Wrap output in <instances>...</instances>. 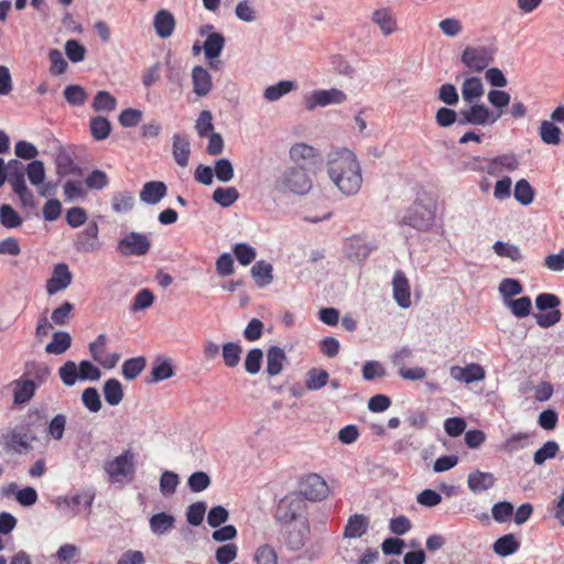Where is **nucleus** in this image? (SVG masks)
Instances as JSON below:
<instances>
[{"mask_svg":"<svg viewBox=\"0 0 564 564\" xmlns=\"http://www.w3.org/2000/svg\"><path fill=\"white\" fill-rule=\"evenodd\" d=\"M327 174L344 195H356L362 186L360 163L356 154L346 148L330 153Z\"/></svg>","mask_w":564,"mask_h":564,"instance_id":"f257e3e1","label":"nucleus"},{"mask_svg":"<svg viewBox=\"0 0 564 564\" xmlns=\"http://www.w3.org/2000/svg\"><path fill=\"white\" fill-rule=\"evenodd\" d=\"M26 166L18 160H10L7 164V181L11 185L12 192L18 196L21 208L33 209L36 200L33 192L25 182Z\"/></svg>","mask_w":564,"mask_h":564,"instance_id":"f03ea898","label":"nucleus"},{"mask_svg":"<svg viewBox=\"0 0 564 564\" xmlns=\"http://www.w3.org/2000/svg\"><path fill=\"white\" fill-rule=\"evenodd\" d=\"M104 470L112 481L131 480L135 474V455L128 448L113 459L107 460Z\"/></svg>","mask_w":564,"mask_h":564,"instance_id":"7ed1b4c3","label":"nucleus"},{"mask_svg":"<svg viewBox=\"0 0 564 564\" xmlns=\"http://www.w3.org/2000/svg\"><path fill=\"white\" fill-rule=\"evenodd\" d=\"M561 300L557 295L552 293H541L535 297V306L539 311L551 310L546 313H539L534 315L536 324L542 328H549L557 324L562 318V313L557 308Z\"/></svg>","mask_w":564,"mask_h":564,"instance_id":"20e7f679","label":"nucleus"},{"mask_svg":"<svg viewBox=\"0 0 564 564\" xmlns=\"http://www.w3.org/2000/svg\"><path fill=\"white\" fill-rule=\"evenodd\" d=\"M281 189L296 195L308 193L313 186V181L304 166H293L288 169L279 180Z\"/></svg>","mask_w":564,"mask_h":564,"instance_id":"39448f33","label":"nucleus"},{"mask_svg":"<svg viewBox=\"0 0 564 564\" xmlns=\"http://www.w3.org/2000/svg\"><path fill=\"white\" fill-rule=\"evenodd\" d=\"M306 507V501L301 494L296 491L290 492L279 501L275 518L280 522L291 523L303 514Z\"/></svg>","mask_w":564,"mask_h":564,"instance_id":"423d86ee","label":"nucleus"},{"mask_svg":"<svg viewBox=\"0 0 564 564\" xmlns=\"http://www.w3.org/2000/svg\"><path fill=\"white\" fill-rule=\"evenodd\" d=\"M304 500L323 501L329 495V486L318 474L312 473L300 480V491Z\"/></svg>","mask_w":564,"mask_h":564,"instance_id":"0eeeda50","label":"nucleus"},{"mask_svg":"<svg viewBox=\"0 0 564 564\" xmlns=\"http://www.w3.org/2000/svg\"><path fill=\"white\" fill-rule=\"evenodd\" d=\"M501 116V112L497 115H492L489 109L484 105H471L467 109H462L459 111L458 123L459 124H475V126H485L488 123H494Z\"/></svg>","mask_w":564,"mask_h":564,"instance_id":"6e6552de","label":"nucleus"},{"mask_svg":"<svg viewBox=\"0 0 564 564\" xmlns=\"http://www.w3.org/2000/svg\"><path fill=\"white\" fill-rule=\"evenodd\" d=\"M151 242L144 234L130 232L118 242V251L126 257L143 256L150 250Z\"/></svg>","mask_w":564,"mask_h":564,"instance_id":"1a4fd4ad","label":"nucleus"},{"mask_svg":"<svg viewBox=\"0 0 564 564\" xmlns=\"http://www.w3.org/2000/svg\"><path fill=\"white\" fill-rule=\"evenodd\" d=\"M494 59L492 51L485 46L466 47L462 54V62L474 72L484 70Z\"/></svg>","mask_w":564,"mask_h":564,"instance_id":"9d476101","label":"nucleus"},{"mask_svg":"<svg viewBox=\"0 0 564 564\" xmlns=\"http://www.w3.org/2000/svg\"><path fill=\"white\" fill-rule=\"evenodd\" d=\"M434 212L421 203H414L403 218V223L417 229L427 230L434 221Z\"/></svg>","mask_w":564,"mask_h":564,"instance_id":"9b49d317","label":"nucleus"},{"mask_svg":"<svg viewBox=\"0 0 564 564\" xmlns=\"http://www.w3.org/2000/svg\"><path fill=\"white\" fill-rule=\"evenodd\" d=\"M107 336L105 334H100L97 338L89 344V352L93 359L98 362L105 369H112L119 362L121 356L118 352H111L104 356V350L107 345Z\"/></svg>","mask_w":564,"mask_h":564,"instance_id":"f8f14e48","label":"nucleus"},{"mask_svg":"<svg viewBox=\"0 0 564 564\" xmlns=\"http://www.w3.org/2000/svg\"><path fill=\"white\" fill-rule=\"evenodd\" d=\"M73 275L65 263L54 265L52 276L46 281V292L54 295L62 290L68 288L72 283Z\"/></svg>","mask_w":564,"mask_h":564,"instance_id":"ddd939ff","label":"nucleus"},{"mask_svg":"<svg viewBox=\"0 0 564 564\" xmlns=\"http://www.w3.org/2000/svg\"><path fill=\"white\" fill-rule=\"evenodd\" d=\"M449 375L454 380L467 384L481 381L486 377L484 367L476 362L468 364L465 367L452 366L449 368Z\"/></svg>","mask_w":564,"mask_h":564,"instance_id":"4468645a","label":"nucleus"},{"mask_svg":"<svg viewBox=\"0 0 564 564\" xmlns=\"http://www.w3.org/2000/svg\"><path fill=\"white\" fill-rule=\"evenodd\" d=\"M99 228L95 221H91L86 228L77 235L75 248L79 252H94L99 249L98 241Z\"/></svg>","mask_w":564,"mask_h":564,"instance_id":"2eb2a0df","label":"nucleus"},{"mask_svg":"<svg viewBox=\"0 0 564 564\" xmlns=\"http://www.w3.org/2000/svg\"><path fill=\"white\" fill-rule=\"evenodd\" d=\"M393 286V299L398 303V305L402 308H408L411 306V292H410V283L405 274L398 270L393 274L392 280Z\"/></svg>","mask_w":564,"mask_h":564,"instance_id":"dca6fc26","label":"nucleus"},{"mask_svg":"<svg viewBox=\"0 0 564 564\" xmlns=\"http://www.w3.org/2000/svg\"><path fill=\"white\" fill-rule=\"evenodd\" d=\"M346 94L337 88H332L328 90L319 89L315 90L312 94L311 100L307 105L308 109H313L316 106L325 107L332 104H341L346 101Z\"/></svg>","mask_w":564,"mask_h":564,"instance_id":"f3484780","label":"nucleus"},{"mask_svg":"<svg viewBox=\"0 0 564 564\" xmlns=\"http://www.w3.org/2000/svg\"><path fill=\"white\" fill-rule=\"evenodd\" d=\"M289 155L297 166H304V164L314 163L319 156V152L307 143L297 142L290 148Z\"/></svg>","mask_w":564,"mask_h":564,"instance_id":"a211bd4d","label":"nucleus"},{"mask_svg":"<svg viewBox=\"0 0 564 564\" xmlns=\"http://www.w3.org/2000/svg\"><path fill=\"white\" fill-rule=\"evenodd\" d=\"M371 20L377 24L384 36H389L398 29L397 18L390 8H381L375 10L371 14Z\"/></svg>","mask_w":564,"mask_h":564,"instance_id":"6ab92c4d","label":"nucleus"},{"mask_svg":"<svg viewBox=\"0 0 564 564\" xmlns=\"http://www.w3.org/2000/svg\"><path fill=\"white\" fill-rule=\"evenodd\" d=\"M167 194V186L161 181H150L144 183L140 199L149 205L158 204Z\"/></svg>","mask_w":564,"mask_h":564,"instance_id":"aec40b11","label":"nucleus"},{"mask_svg":"<svg viewBox=\"0 0 564 564\" xmlns=\"http://www.w3.org/2000/svg\"><path fill=\"white\" fill-rule=\"evenodd\" d=\"M496 477L492 473L474 470L468 475L467 486L470 491L477 494L492 488L496 484Z\"/></svg>","mask_w":564,"mask_h":564,"instance_id":"412c9836","label":"nucleus"},{"mask_svg":"<svg viewBox=\"0 0 564 564\" xmlns=\"http://www.w3.org/2000/svg\"><path fill=\"white\" fill-rule=\"evenodd\" d=\"M193 91L203 97L209 94L213 87L212 76L203 66H195L192 70Z\"/></svg>","mask_w":564,"mask_h":564,"instance_id":"4be33fe9","label":"nucleus"},{"mask_svg":"<svg viewBox=\"0 0 564 564\" xmlns=\"http://www.w3.org/2000/svg\"><path fill=\"white\" fill-rule=\"evenodd\" d=\"M369 529V518L365 514H352L344 529V536L347 539H357L362 536Z\"/></svg>","mask_w":564,"mask_h":564,"instance_id":"5701e85b","label":"nucleus"},{"mask_svg":"<svg viewBox=\"0 0 564 564\" xmlns=\"http://www.w3.org/2000/svg\"><path fill=\"white\" fill-rule=\"evenodd\" d=\"M191 144L186 135L176 133L173 135V158L175 162L185 167L188 164Z\"/></svg>","mask_w":564,"mask_h":564,"instance_id":"b1692460","label":"nucleus"},{"mask_svg":"<svg viewBox=\"0 0 564 564\" xmlns=\"http://www.w3.org/2000/svg\"><path fill=\"white\" fill-rule=\"evenodd\" d=\"M153 25L156 34L162 37H169L172 35L175 28V20L171 12L166 10H160L154 15Z\"/></svg>","mask_w":564,"mask_h":564,"instance_id":"393cba45","label":"nucleus"},{"mask_svg":"<svg viewBox=\"0 0 564 564\" xmlns=\"http://www.w3.org/2000/svg\"><path fill=\"white\" fill-rule=\"evenodd\" d=\"M520 541L514 534L508 533L495 541L492 544L494 552L499 556H509L520 549Z\"/></svg>","mask_w":564,"mask_h":564,"instance_id":"a878e982","label":"nucleus"},{"mask_svg":"<svg viewBox=\"0 0 564 564\" xmlns=\"http://www.w3.org/2000/svg\"><path fill=\"white\" fill-rule=\"evenodd\" d=\"M149 524L155 535H163L175 527V518L172 514L160 512L150 518Z\"/></svg>","mask_w":564,"mask_h":564,"instance_id":"bb28decb","label":"nucleus"},{"mask_svg":"<svg viewBox=\"0 0 564 564\" xmlns=\"http://www.w3.org/2000/svg\"><path fill=\"white\" fill-rule=\"evenodd\" d=\"M14 384V394L13 402L15 404H24L29 402L36 390V384L33 380H15Z\"/></svg>","mask_w":564,"mask_h":564,"instance_id":"cd10ccee","label":"nucleus"},{"mask_svg":"<svg viewBox=\"0 0 564 564\" xmlns=\"http://www.w3.org/2000/svg\"><path fill=\"white\" fill-rule=\"evenodd\" d=\"M4 448L15 453H22L31 448L26 434L15 430L10 431L4 435Z\"/></svg>","mask_w":564,"mask_h":564,"instance_id":"c85d7f7f","label":"nucleus"},{"mask_svg":"<svg viewBox=\"0 0 564 564\" xmlns=\"http://www.w3.org/2000/svg\"><path fill=\"white\" fill-rule=\"evenodd\" d=\"M484 95V86L478 77L466 78L462 86L463 99L473 104L475 99L480 98Z\"/></svg>","mask_w":564,"mask_h":564,"instance_id":"c756f323","label":"nucleus"},{"mask_svg":"<svg viewBox=\"0 0 564 564\" xmlns=\"http://www.w3.org/2000/svg\"><path fill=\"white\" fill-rule=\"evenodd\" d=\"M519 166V161L514 154H503L492 159L487 167L489 174H496L501 170L514 171Z\"/></svg>","mask_w":564,"mask_h":564,"instance_id":"7c9ffc66","label":"nucleus"},{"mask_svg":"<svg viewBox=\"0 0 564 564\" xmlns=\"http://www.w3.org/2000/svg\"><path fill=\"white\" fill-rule=\"evenodd\" d=\"M104 397L109 405H118L123 399V390L118 379L111 378L105 381L102 388Z\"/></svg>","mask_w":564,"mask_h":564,"instance_id":"2f4dec72","label":"nucleus"},{"mask_svg":"<svg viewBox=\"0 0 564 564\" xmlns=\"http://www.w3.org/2000/svg\"><path fill=\"white\" fill-rule=\"evenodd\" d=\"M285 358V354L280 347L273 346L268 350L267 372L269 376L273 377L282 371Z\"/></svg>","mask_w":564,"mask_h":564,"instance_id":"473e14b6","label":"nucleus"},{"mask_svg":"<svg viewBox=\"0 0 564 564\" xmlns=\"http://www.w3.org/2000/svg\"><path fill=\"white\" fill-rule=\"evenodd\" d=\"M117 99L107 90H99L95 95L91 107L96 112H111L117 107Z\"/></svg>","mask_w":564,"mask_h":564,"instance_id":"72a5a7b5","label":"nucleus"},{"mask_svg":"<svg viewBox=\"0 0 564 564\" xmlns=\"http://www.w3.org/2000/svg\"><path fill=\"white\" fill-rule=\"evenodd\" d=\"M72 345V337L66 332H56L53 335V340L45 347V351L53 355H61L65 352Z\"/></svg>","mask_w":564,"mask_h":564,"instance_id":"f704fd0d","label":"nucleus"},{"mask_svg":"<svg viewBox=\"0 0 564 564\" xmlns=\"http://www.w3.org/2000/svg\"><path fill=\"white\" fill-rule=\"evenodd\" d=\"M89 129L91 137L97 141H101L109 137L111 123L107 118L98 116L90 119Z\"/></svg>","mask_w":564,"mask_h":564,"instance_id":"c9c22d12","label":"nucleus"},{"mask_svg":"<svg viewBox=\"0 0 564 564\" xmlns=\"http://www.w3.org/2000/svg\"><path fill=\"white\" fill-rule=\"evenodd\" d=\"M225 39L220 33H212L204 42V53L207 59L218 57L224 48Z\"/></svg>","mask_w":564,"mask_h":564,"instance_id":"e433bc0d","label":"nucleus"},{"mask_svg":"<svg viewBox=\"0 0 564 564\" xmlns=\"http://www.w3.org/2000/svg\"><path fill=\"white\" fill-rule=\"evenodd\" d=\"M22 223V217L11 205L3 204L0 206V224L3 227L13 229L20 227Z\"/></svg>","mask_w":564,"mask_h":564,"instance_id":"4c0bfd02","label":"nucleus"},{"mask_svg":"<svg viewBox=\"0 0 564 564\" xmlns=\"http://www.w3.org/2000/svg\"><path fill=\"white\" fill-rule=\"evenodd\" d=\"M539 133L545 144L556 145L561 142L562 132L552 121H542Z\"/></svg>","mask_w":564,"mask_h":564,"instance_id":"58836bf2","label":"nucleus"},{"mask_svg":"<svg viewBox=\"0 0 564 564\" xmlns=\"http://www.w3.org/2000/svg\"><path fill=\"white\" fill-rule=\"evenodd\" d=\"M251 274L259 286L268 285L272 282V265L264 261H258L251 268Z\"/></svg>","mask_w":564,"mask_h":564,"instance_id":"ea45409f","label":"nucleus"},{"mask_svg":"<svg viewBox=\"0 0 564 564\" xmlns=\"http://www.w3.org/2000/svg\"><path fill=\"white\" fill-rule=\"evenodd\" d=\"M505 303L511 313L518 318L527 317L531 313L532 303L529 296H522L514 300H506Z\"/></svg>","mask_w":564,"mask_h":564,"instance_id":"a19ab883","label":"nucleus"},{"mask_svg":"<svg viewBox=\"0 0 564 564\" xmlns=\"http://www.w3.org/2000/svg\"><path fill=\"white\" fill-rule=\"evenodd\" d=\"M134 197L130 192L115 193L111 198V207L113 212L121 214L127 213L133 208Z\"/></svg>","mask_w":564,"mask_h":564,"instance_id":"79ce46f5","label":"nucleus"},{"mask_svg":"<svg viewBox=\"0 0 564 564\" xmlns=\"http://www.w3.org/2000/svg\"><path fill=\"white\" fill-rule=\"evenodd\" d=\"M239 198L236 187H218L213 193V199L221 207H229Z\"/></svg>","mask_w":564,"mask_h":564,"instance_id":"37998d69","label":"nucleus"},{"mask_svg":"<svg viewBox=\"0 0 564 564\" xmlns=\"http://www.w3.org/2000/svg\"><path fill=\"white\" fill-rule=\"evenodd\" d=\"M145 367L144 357H134L127 359L122 365V376L128 380L135 379Z\"/></svg>","mask_w":564,"mask_h":564,"instance_id":"c03bdc74","label":"nucleus"},{"mask_svg":"<svg viewBox=\"0 0 564 564\" xmlns=\"http://www.w3.org/2000/svg\"><path fill=\"white\" fill-rule=\"evenodd\" d=\"M295 85L291 80H281L275 85L269 86L264 90V98L270 101H275L280 99L282 96L289 94L294 89Z\"/></svg>","mask_w":564,"mask_h":564,"instance_id":"a18cd8bd","label":"nucleus"},{"mask_svg":"<svg viewBox=\"0 0 564 564\" xmlns=\"http://www.w3.org/2000/svg\"><path fill=\"white\" fill-rule=\"evenodd\" d=\"M492 249L499 257L508 258L514 262H519L522 260L521 250L514 245L502 241H496L492 246Z\"/></svg>","mask_w":564,"mask_h":564,"instance_id":"49530a36","label":"nucleus"},{"mask_svg":"<svg viewBox=\"0 0 564 564\" xmlns=\"http://www.w3.org/2000/svg\"><path fill=\"white\" fill-rule=\"evenodd\" d=\"M26 176L33 186H40L45 180L44 163L40 160H33L26 165Z\"/></svg>","mask_w":564,"mask_h":564,"instance_id":"de8ad7c7","label":"nucleus"},{"mask_svg":"<svg viewBox=\"0 0 564 564\" xmlns=\"http://www.w3.org/2000/svg\"><path fill=\"white\" fill-rule=\"evenodd\" d=\"M328 372L324 369L312 368L307 372L306 388L308 390H319L327 384Z\"/></svg>","mask_w":564,"mask_h":564,"instance_id":"09e8293b","label":"nucleus"},{"mask_svg":"<svg viewBox=\"0 0 564 564\" xmlns=\"http://www.w3.org/2000/svg\"><path fill=\"white\" fill-rule=\"evenodd\" d=\"M513 195L521 205L527 206L532 203L534 192L530 183L522 178L516 183Z\"/></svg>","mask_w":564,"mask_h":564,"instance_id":"8fccbe9b","label":"nucleus"},{"mask_svg":"<svg viewBox=\"0 0 564 564\" xmlns=\"http://www.w3.org/2000/svg\"><path fill=\"white\" fill-rule=\"evenodd\" d=\"M242 349L241 346L236 343H226L223 346V359L224 364L229 367H236L240 361Z\"/></svg>","mask_w":564,"mask_h":564,"instance_id":"3c124183","label":"nucleus"},{"mask_svg":"<svg viewBox=\"0 0 564 564\" xmlns=\"http://www.w3.org/2000/svg\"><path fill=\"white\" fill-rule=\"evenodd\" d=\"M64 97L72 106H83L87 100V93L79 85H68L64 89Z\"/></svg>","mask_w":564,"mask_h":564,"instance_id":"603ef678","label":"nucleus"},{"mask_svg":"<svg viewBox=\"0 0 564 564\" xmlns=\"http://www.w3.org/2000/svg\"><path fill=\"white\" fill-rule=\"evenodd\" d=\"M560 451V446L555 441H547L533 455L535 465H542L546 459L554 458Z\"/></svg>","mask_w":564,"mask_h":564,"instance_id":"864d4df0","label":"nucleus"},{"mask_svg":"<svg viewBox=\"0 0 564 564\" xmlns=\"http://www.w3.org/2000/svg\"><path fill=\"white\" fill-rule=\"evenodd\" d=\"M195 129L200 138H207L214 132L213 115L209 110H202L195 123Z\"/></svg>","mask_w":564,"mask_h":564,"instance_id":"5fc2aeb1","label":"nucleus"},{"mask_svg":"<svg viewBox=\"0 0 564 564\" xmlns=\"http://www.w3.org/2000/svg\"><path fill=\"white\" fill-rule=\"evenodd\" d=\"M154 302V294L149 289L140 290L133 297L130 310L139 312L149 308Z\"/></svg>","mask_w":564,"mask_h":564,"instance_id":"6e6d98bb","label":"nucleus"},{"mask_svg":"<svg viewBox=\"0 0 564 564\" xmlns=\"http://www.w3.org/2000/svg\"><path fill=\"white\" fill-rule=\"evenodd\" d=\"M58 375L65 386L72 387L79 379L78 366L74 361L68 360L58 369Z\"/></svg>","mask_w":564,"mask_h":564,"instance_id":"4d7b16f0","label":"nucleus"},{"mask_svg":"<svg viewBox=\"0 0 564 564\" xmlns=\"http://www.w3.org/2000/svg\"><path fill=\"white\" fill-rule=\"evenodd\" d=\"M67 419L64 414H56L47 426V435L55 440L61 441L64 436Z\"/></svg>","mask_w":564,"mask_h":564,"instance_id":"13d9d810","label":"nucleus"},{"mask_svg":"<svg viewBox=\"0 0 564 564\" xmlns=\"http://www.w3.org/2000/svg\"><path fill=\"white\" fill-rule=\"evenodd\" d=\"M263 352L259 348H252L246 356L245 369L250 375H256L261 369Z\"/></svg>","mask_w":564,"mask_h":564,"instance_id":"bf43d9fd","label":"nucleus"},{"mask_svg":"<svg viewBox=\"0 0 564 564\" xmlns=\"http://www.w3.org/2000/svg\"><path fill=\"white\" fill-rule=\"evenodd\" d=\"M234 254L242 265L250 264L257 256L254 248L242 242L234 246Z\"/></svg>","mask_w":564,"mask_h":564,"instance_id":"052dcab7","label":"nucleus"},{"mask_svg":"<svg viewBox=\"0 0 564 564\" xmlns=\"http://www.w3.org/2000/svg\"><path fill=\"white\" fill-rule=\"evenodd\" d=\"M178 482L177 474L166 470L161 475L160 490L164 496H171L175 492Z\"/></svg>","mask_w":564,"mask_h":564,"instance_id":"680f3d73","label":"nucleus"},{"mask_svg":"<svg viewBox=\"0 0 564 564\" xmlns=\"http://www.w3.org/2000/svg\"><path fill=\"white\" fill-rule=\"evenodd\" d=\"M48 59L51 63L50 73L54 76L62 75L67 69V63L63 57V54L57 48H53L48 52Z\"/></svg>","mask_w":564,"mask_h":564,"instance_id":"e2e57ef3","label":"nucleus"},{"mask_svg":"<svg viewBox=\"0 0 564 564\" xmlns=\"http://www.w3.org/2000/svg\"><path fill=\"white\" fill-rule=\"evenodd\" d=\"M173 375V367L171 362L167 360L156 361L152 367L151 376L153 382H159L169 379Z\"/></svg>","mask_w":564,"mask_h":564,"instance_id":"0e129e2a","label":"nucleus"},{"mask_svg":"<svg viewBox=\"0 0 564 564\" xmlns=\"http://www.w3.org/2000/svg\"><path fill=\"white\" fill-rule=\"evenodd\" d=\"M187 485L193 492H200L210 486V478L205 471H195L188 477Z\"/></svg>","mask_w":564,"mask_h":564,"instance_id":"69168bd1","label":"nucleus"},{"mask_svg":"<svg viewBox=\"0 0 564 564\" xmlns=\"http://www.w3.org/2000/svg\"><path fill=\"white\" fill-rule=\"evenodd\" d=\"M141 119L142 111L134 108L123 109L118 117L119 123L123 128L137 127L140 123Z\"/></svg>","mask_w":564,"mask_h":564,"instance_id":"338daca9","label":"nucleus"},{"mask_svg":"<svg viewBox=\"0 0 564 564\" xmlns=\"http://www.w3.org/2000/svg\"><path fill=\"white\" fill-rule=\"evenodd\" d=\"M254 562L256 564H278L275 550L268 544L259 546L254 553Z\"/></svg>","mask_w":564,"mask_h":564,"instance_id":"774afa93","label":"nucleus"}]
</instances>
